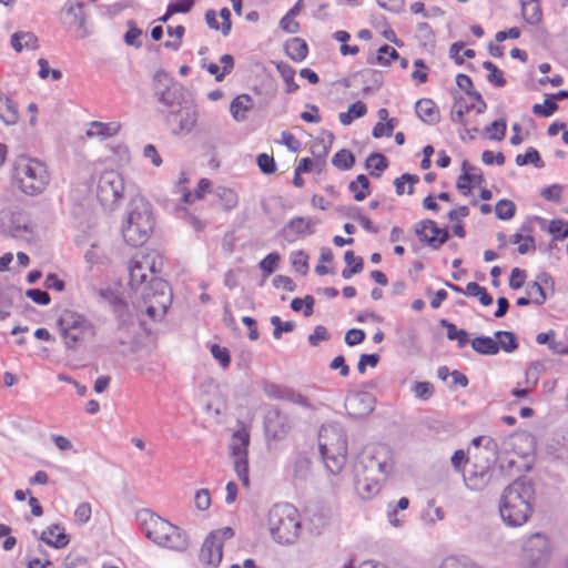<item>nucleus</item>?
I'll return each instance as SVG.
<instances>
[{
	"instance_id": "nucleus-34",
	"label": "nucleus",
	"mask_w": 568,
	"mask_h": 568,
	"mask_svg": "<svg viewBox=\"0 0 568 568\" xmlns=\"http://www.w3.org/2000/svg\"><path fill=\"white\" fill-rule=\"evenodd\" d=\"M348 187L356 201H363L371 194L369 180L364 174L358 175Z\"/></svg>"
},
{
	"instance_id": "nucleus-19",
	"label": "nucleus",
	"mask_w": 568,
	"mask_h": 568,
	"mask_svg": "<svg viewBox=\"0 0 568 568\" xmlns=\"http://www.w3.org/2000/svg\"><path fill=\"white\" fill-rule=\"evenodd\" d=\"M313 222L306 217H294L283 229V236L293 242L301 236L310 235L313 233Z\"/></svg>"
},
{
	"instance_id": "nucleus-42",
	"label": "nucleus",
	"mask_w": 568,
	"mask_h": 568,
	"mask_svg": "<svg viewBox=\"0 0 568 568\" xmlns=\"http://www.w3.org/2000/svg\"><path fill=\"white\" fill-rule=\"evenodd\" d=\"M398 52L393 47L385 44L378 49L375 60L371 61V63L387 67L390 65L394 60L398 59Z\"/></svg>"
},
{
	"instance_id": "nucleus-64",
	"label": "nucleus",
	"mask_w": 568,
	"mask_h": 568,
	"mask_svg": "<svg viewBox=\"0 0 568 568\" xmlns=\"http://www.w3.org/2000/svg\"><path fill=\"white\" fill-rule=\"evenodd\" d=\"M194 504L199 510H207L212 504L211 493L207 489H199L194 496Z\"/></svg>"
},
{
	"instance_id": "nucleus-38",
	"label": "nucleus",
	"mask_w": 568,
	"mask_h": 568,
	"mask_svg": "<svg viewBox=\"0 0 568 568\" xmlns=\"http://www.w3.org/2000/svg\"><path fill=\"white\" fill-rule=\"evenodd\" d=\"M473 348L485 355H495L499 352L498 343L491 337H477L471 342Z\"/></svg>"
},
{
	"instance_id": "nucleus-24",
	"label": "nucleus",
	"mask_w": 568,
	"mask_h": 568,
	"mask_svg": "<svg viewBox=\"0 0 568 568\" xmlns=\"http://www.w3.org/2000/svg\"><path fill=\"white\" fill-rule=\"evenodd\" d=\"M346 406L349 414L362 417L373 410V399L367 394H355L347 399Z\"/></svg>"
},
{
	"instance_id": "nucleus-59",
	"label": "nucleus",
	"mask_w": 568,
	"mask_h": 568,
	"mask_svg": "<svg viewBox=\"0 0 568 568\" xmlns=\"http://www.w3.org/2000/svg\"><path fill=\"white\" fill-rule=\"evenodd\" d=\"M39 65V77L43 80L51 77L53 81H59L62 78V72L58 69H51L49 65V62L45 59H39L38 61Z\"/></svg>"
},
{
	"instance_id": "nucleus-60",
	"label": "nucleus",
	"mask_w": 568,
	"mask_h": 568,
	"mask_svg": "<svg viewBox=\"0 0 568 568\" xmlns=\"http://www.w3.org/2000/svg\"><path fill=\"white\" fill-rule=\"evenodd\" d=\"M516 211L515 204L509 200H501L495 206L496 215L501 220H509Z\"/></svg>"
},
{
	"instance_id": "nucleus-62",
	"label": "nucleus",
	"mask_w": 568,
	"mask_h": 568,
	"mask_svg": "<svg viewBox=\"0 0 568 568\" xmlns=\"http://www.w3.org/2000/svg\"><path fill=\"white\" fill-rule=\"evenodd\" d=\"M313 305L314 298L312 296H306L305 298H294L291 304L295 312L304 311L305 316H311L313 314Z\"/></svg>"
},
{
	"instance_id": "nucleus-43",
	"label": "nucleus",
	"mask_w": 568,
	"mask_h": 568,
	"mask_svg": "<svg viewBox=\"0 0 568 568\" xmlns=\"http://www.w3.org/2000/svg\"><path fill=\"white\" fill-rule=\"evenodd\" d=\"M556 241H562L568 237V221L557 219L548 223L546 229Z\"/></svg>"
},
{
	"instance_id": "nucleus-5",
	"label": "nucleus",
	"mask_w": 568,
	"mask_h": 568,
	"mask_svg": "<svg viewBox=\"0 0 568 568\" xmlns=\"http://www.w3.org/2000/svg\"><path fill=\"white\" fill-rule=\"evenodd\" d=\"M57 324L67 349L77 351L97 336L93 322L77 311H63Z\"/></svg>"
},
{
	"instance_id": "nucleus-21",
	"label": "nucleus",
	"mask_w": 568,
	"mask_h": 568,
	"mask_svg": "<svg viewBox=\"0 0 568 568\" xmlns=\"http://www.w3.org/2000/svg\"><path fill=\"white\" fill-rule=\"evenodd\" d=\"M10 44L17 53H20L23 50H37L39 48V40L38 37L30 31H17L11 36Z\"/></svg>"
},
{
	"instance_id": "nucleus-4",
	"label": "nucleus",
	"mask_w": 568,
	"mask_h": 568,
	"mask_svg": "<svg viewBox=\"0 0 568 568\" xmlns=\"http://www.w3.org/2000/svg\"><path fill=\"white\" fill-rule=\"evenodd\" d=\"M266 528L276 544H295L302 530V520L297 508L288 503L273 505L267 511Z\"/></svg>"
},
{
	"instance_id": "nucleus-27",
	"label": "nucleus",
	"mask_w": 568,
	"mask_h": 568,
	"mask_svg": "<svg viewBox=\"0 0 568 568\" xmlns=\"http://www.w3.org/2000/svg\"><path fill=\"white\" fill-rule=\"evenodd\" d=\"M415 110L418 118L426 123H436L439 119L438 108L430 99L417 101Z\"/></svg>"
},
{
	"instance_id": "nucleus-51",
	"label": "nucleus",
	"mask_w": 568,
	"mask_h": 568,
	"mask_svg": "<svg viewBox=\"0 0 568 568\" xmlns=\"http://www.w3.org/2000/svg\"><path fill=\"white\" fill-rule=\"evenodd\" d=\"M511 242L518 245V252L520 254H526L535 251V240L530 235H523L520 233H516L511 236Z\"/></svg>"
},
{
	"instance_id": "nucleus-22",
	"label": "nucleus",
	"mask_w": 568,
	"mask_h": 568,
	"mask_svg": "<svg viewBox=\"0 0 568 568\" xmlns=\"http://www.w3.org/2000/svg\"><path fill=\"white\" fill-rule=\"evenodd\" d=\"M41 539L49 546L58 549L67 547L70 542L65 529L60 525H53L43 530Z\"/></svg>"
},
{
	"instance_id": "nucleus-58",
	"label": "nucleus",
	"mask_w": 568,
	"mask_h": 568,
	"mask_svg": "<svg viewBox=\"0 0 568 568\" xmlns=\"http://www.w3.org/2000/svg\"><path fill=\"white\" fill-rule=\"evenodd\" d=\"M557 110L558 105L552 99H547L544 103H537L532 106L534 114L542 118L552 115Z\"/></svg>"
},
{
	"instance_id": "nucleus-39",
	"label": "nucleus",
	"mask_w": 568,
	"mask_h": 568,
	"mask_svg": "<svg viewBox=\"0 0 568 568\" xmlns=\"http://www.w3.org/2000/svg\"><path fill=\"white\" fill-rule=\"evenodd\" d=\"M419 182V178L414 174L405 173L400 178L396 179L394 184L396 187V193L398 195H403L405 193L413 194L414 186Z\"/></svg>"
},
{
	"instance_id": "nucleus-8",
	"label": "nucleus",
	"mask_w": 568,
	"mask_h": 568,
	"mask_svg": "<svg viewBox=\"0 0 568 568\" xmlns=\"http://www.w3.org/2000/svg\"><path fill=\"white\" fill-rule=\"evenodd\" d=\"M153 216L148 203L142 200L133 201L128 219L122 227L124 241L132 246L143 245L152 230Z\"/></svg>"
},
{
	"instance_id": "nucleus-10",
	"label": "nucleus",
	"mask_w": 568,
	"mask_h": 568,
	"mask_svg": "<svg viewBox=\"0 0 568 568\" xmlns=\"http://www.w3.org/2000/svg\"><path fill=\"white\" fill-rule=\"evenodd\" d=\"M171 302L172 293L169 284L161 278L152 280L151 286L144 294L146 314L152 320H159L165 315Z\"/></svg>"
},
{
	"instance_id": "nucleus-20",
	"label": "nucleus",
	"mask_w": 568,
	"mask_h": 568,
	"mask_svg": "<svg viewBox=\"0 0 568 568\" xmlns=\"http://www.w3.org/2000/svg\"><path fill=\"white\" fill-rule=\"evenodd\" d=\"M205 20L211 29L220 30L224 36L231 31V12L227 8H223L219 14L214 10H207Z\"/></svg>"
},
{
	"instance_id": "nucleus-50",
	"label": "nucleus",
	"mask_w": 568,
	"mask_h": 568,
	"mask_svg": "<svg viewBox=\"0 0 568 568\" xmlns=\"http://www.w3.org/2000/svg\"><path fill=\"white\" fill-rule=\"evenodd\" d=\"M449 54H450L452 59H454V61L457 64H462V63H464L465 58H468V59L474 58L475 51L473 49H465L464 43H462V42H456V43L452 44Z\"/></svg>"
},
{
	"instance_id": "nucleus-11",
	"label": "nucleus",
	"mask_w": 568,
	"mask_h": 568,
	"mask_svg": "<svg viewBox=\"0 0 568 568\" xmlns=\"http://www.w3.org/2000/svg\"><path fill=\"white\" fill-rule=\"evenodd\" d=\"M233 536L234 530L231 527L211 531L201 548L200 560L205 565L217 566L223 557L224 541L233 538Z\"/></svg>"
},
{
	"instance_id": "nucleus-41",
	"label": "nucleus",
	"mask_w": 568,
	"mask_h": 568,
	"mask_svg": "<svg viewBox=\"0 0 568 568\" xmlns=\"http://www.w3.org/2000/svg\"><path fill=\"white\" fill-rule=\"evenodd\" d=\"M516 163L520 166L532 164L538 169H542L545 166V162L542 161L539 152L534 148H529L525 154H518L516 156Z\"/></svg>"
},
{
	"instance_id": "nucleus-3",
	"label": "nucleus",
	"mask_w": 568,
	"mask_h": 568,
	"mask_svg": "<svg viewBox=\"0 0 568 568\" xmlns=\"http://www.w3.org/2000/svg\"><path fill=\"white\" fill-rule=\"evenodd\" d=\"M534 487L525 480H515L504 491L499 511L509 526L524 525L532 514Z\"/></svg>"
},
{
	"instance_id": "nucleus-44",
	"label": "nucleus",
	"mask_w": 568,
	"mask_h": 568,
	"mask_svg": "<svg viewBox=\"0 0 568 568\" xmlns=\"http://www.w3.org/2000/svg\"><path fill=\"white\" fill-rule=\"evenodd\" d=\"M332 163L339 170H349L355 164V158L349 150L343 149L333 156Z\"/></svg>"
},
{
	"instance_id": "nucleus-30",
	"label": "nucleus",
	"mask_w": 568,
	"mask_h": 568,
	"mask_svg": "<svg viewBox=\"0 0 568 568\" xmlns=\"http://www.w3.org/2000/svg\"><path fill=\"white\" fill-rule=\"evenodd\" d=\"M525 550L534 558L536 554H546L549 550V541L545 535L534 534L526 541Z\"/></svg>"
},
{
	"instance_id": "nucleus-40",
	"label": "nucleus",
	"mask_w": 568,
	"mask_h": 568,
	"mask_svg": "<svg viewBox=\"0 0 568 568\" xmlns=\"http://www.w3.org/2000/svg\"><path fill=\"white\" fill-rule=\"evenodd\" d=\"M194 6V0H174L169 3L165 14L160 19L166 22L169 18L175 13H186L191 11Z\"/></svg>"
},
{
	"instance_id": "nucleus-7",
	"label": "nucleus",
	"mask_w": 568,
	"mask_h": 568,
	"mask_svg": "<svg viewBox=\"0 0 568 568\" xmlns=\"http://www.w3.org/2000/svg\"><path fill=\"white\" fill-rule=\"evenodd\" d=\"M318 440L327 469L338 474L345 466L347 457V438L344 430L335 425L323 426Z\"/></svg>"
},
{
	"instance_id": "nucleus-2",
	"label": "nucleus",
	"mask_w": 568,
	"mask_h": 568,
	"mask_svg": "<svg viewBox=\"0 0 568 568\" xmlns=\"http://www.w3.org/2000/svg\"><path fill=\"white\" fill-rule=\"evenodd\" d=\"M136 520L143 535L155 545L179 552L189 548L186 532L153 511L149 509L138 511Z\"/></svg>"
},
{
	"instance_id": "nucleus-28",
	"label": "nucleus",
	"mask_w": 568,
	"mask_h": 568,
	"mask_svg": "<svg viewBox=\"0 0 568 568\" xmlns=\"http://www.w3.org/2000/svg\"><path fill=\"white\" fill-rule=\"evenodd\" d=\"M450 287L460 294H465L468 296H477L478 294H481V304L485 306H489L493 304V297L487 293V290L483 286H480L476 282H470L466 285L465 288L458 286V285H450Z\"/></svg>"
},
{
	"instance_id": "nucleus-48",
	"label": "nucleus",
	"mask_w": 568,
	"mask_h": 568,
	"mask_svg": "<svg viewBox=\"0 0 568 568\" xmlns=\"http://www.w3.org/2000/svg\"><path fill=\"white\" fill-rule=\"evenodd\" d=\"M281 261V256L278 253H270L266 255L258 264L263 277H268L277 267Z\"/></svg>"
},
{
	"instance_id": "nucleus-26",
	"label": "nucleus",
	"mask_w": 568,
	"mask_h": 568,
	"mask_svg": "<svg viewBox=\"0 0 568 568\" xmlns=\"http://www.w3.org/2000/svg\"><path fill=\"white\" fill-rule=\"evenodd\" d=\"M513 450L521 457H528L535 450L534 437L530 434L521 433L511 437Z\"/></svg>"
},
{
	"instance_id": "nucleus-1",
	"label": "nucleus",
	"mask_w": 568,
	"mask_h": 568,
	"mask_svg": "<svg viewBox=\"0 0 568 568\" xmlns=\"http://www.w3.org/2000/svg\"><path fill=\"white\" fill-rule=\"evenodd\" d=\"M393 464L392 450L387 445L375 444L368 446L364 452L363 459L355 466L357 494L364 499L376 495L381 489V484L375 475L388 474Z\"/></svg>"
},
{
	"instance_id": "nucleus-61",
	"label": "nucleus",
	"mask_w": 568,
	"mask_h": 568,
	"mask_svg": "<svg viewBox=\"0 0 568 568\" xmlns=\"http://www.w3.org/2000/svg\"><path fill=\"white\" fill-rule=\"evenodd\" d=\"M506 122L504 120H496L486 128V133L490 140L500 141L506 134Z\"/></svg>"
},
{
	"instance_id": "nucleus-31",
	"label": "nucleus",
	"mask_w": 568,
	"mask_h": 568,
	"mask_svg": "<svg viewBox=\"0 0 568 568\" xmlns=\"http://www.w3.org/2000/svg\"><path fill=\"white\" fill-rule=\"evenodd\" d=\"M286 54L294 61H302L308 53L307 44L300 38H293L285 44Z\"/></svg>"
},
{
	"instance_id": "nucleus-53",
	"label": "nucleus",
	"mask_w": 568,
	"mask_h": 568,
	"mask_svg": "<svg viewBox=\"0 0 568 568\" xmlns=\"http://www.w3.org/2000/svg\"><path fill=\"white\" fill-rule=\"evenodd\" d=\"M234 468L243 486H250L247 456L234 457Z\"/></svg>"
},
{
	"instance_id": "nucleus-57",
	"label": "nucleus",
	"mask_w": 568,
	"mask_h": 568,
	"mask_svg": "<svg viewBox=\"0 0 568 568\" xmlns=\"http://www.w3.org/2000/svg\"><path fill=\"white\" fill-rule=\"evenodd\" d=\"M442 324L447 328V336L452 341H457L459 346H465L468 343L467 333L463 329H458L456 325L447 323L445 320Z\"/></svg>"
},
{
	"instance_id": "nucleus-56",
	"label": "nucleus",
	"mask_w": 568,
	"mask_h": 568,
	"mask_svg": "<svg viewBox=\"0 0 568 568\" xmlns=\"http://www.w3.org/2000/svg\"><path fill=\"white\" fill-rule=\"evenodd\" d=\"M526 293L531 303L537 305L544 304L546 301V294L541 285L537 282H531L527 285Z\"/></svg>"
},
{
	"instance_id": "nucleus-35",
	"label": "nucleus",
	"mask_w": 568,
	"mask_h": 568,
	"mask_svg": "<svg viewBox=\"0 0 568 568\" xmlns=\"http://www.w3.org/2000/svg\"><path fill=\"white\" fill-rule=\"evenodd\" d=\"M523 17L530 24H538L541 21L542 12L537 0L523 3Z\"/></svg>"
},
{
	"instance_id": "nucleus-12",
	"label": "nucleus",
	"mask_w": 568,
	"mask_h": 568,
	"mask_svg": "<svg viewBox=\"0 0 568 568\" xmlns=\"http://www.w3.org/2000/svg\"><path fill=\"white\" fill-rule=\"evenodd\" d=\"M0 227L12 237L21 239L27 242H31L34 237L30 220L23 212H13L10 210L1 211Z\"/></svg>"
},
{
	"instance_id": "nucleus-29",
	"label": "nucleus",
	"mask_w": 568,
	"mask_h": 568,
	"mask_svg": "<svg viewBox=\"0 0 568 568\" xmlns=\"http://www.w3.org/2000/svg\"><path fill=\"white\" fill-rule=\"evenodd\" d=\"M220 61L222 67L216 63H210L206 65L207 72L213 74L216 81H222L234 68V59L231 54L222 55Z\"/></svg>"
},
{
	"instance_id": "nucleus-55",
	"label": "nucleus",
	"mask_w": 568,
	"mask_h": 568,
	"mask_svg": "<svg viewBox=\"0 0 568 568\" xmlns=\"http://www.w3.org/2000/svg\"><path fill=\"white\" fill-rule=\"evenodd\" d=\"M439 568H481L477 564L455 556H450L444 559Z\"/></svg>"
},
{
	"instance_id": "nucleus-23",
	"label": "nucleus",
	"mask_w": 568,
	"mask_h": 568,
	"mask_svg": "<svg viewBox=\"0 0 568 568\" xmlns=\"http://www.w3.org/2000/svg\"><path fill=\"white\" fill-rule=\"evenodd\" d=\"M0 119L6 125H13L19 121L18 104L0 90Z\"/></svg>"
},
{
	"instance_id": "nucleus-46",
	"label": "nucleus",
	"mask_w": 568,
	"mask_h": 568,
	"mask_svg": "<svg viewBox=\"0 0 568 568\" xmlns=\"http://www.w3.org/2000/svg\"><path fill=\"white\" fill-rule=\"evenodd\" d=\"M64 12L70 16L73 22H82L84 19V4L80 0H67Z\"/></svg>"
},
{
	"instance_id": "nucleus-37",
	"label": "nucleus",
	"mask_w": 568,
	"mask_h": 568,
	"mask_svg": "<svg viewBox=\"0 0 568 568\" xmlns=\"http://www.w3.org/2000/svg\"><path fill=\"white\" fill-rule=\"evenodd\" d=\"M346 268L343 270L342 275L344 278H351L354 274L363 270V260L356 256L353 251H346L344 255Z\"/></svg>"
},
{
	"instance_id": "nucleus-15",
	"label": "nucleus",
	"mask_w": 568,
	"mask_h": 568,
	"mask_svg": "<svg viewBox=\"0 0 568 568\" xmlns=\"http://www.w3.org/2000/svg\"><path fill=\"white\" fill-rule=\"evenodd\" d=\"M264 392L266 396L272 399L285 400L304 407L312 406L307 397L288 386L266 383L264 385Z\"/></svg>"
},
{
	"instance_id": "nucleus-33",
	"label": "nucleus",
	"mask_w": 568,
	"mask_h": 568,
	"mask_svg": "<svg viewBox=\"0 0 568 568\" xmlns=\"http://www.w3.org/2000/svg\"><path fill=\"white\" fill-rule=\"evenodd\" d=\"M250 443L248 433L245 429L237 430L232 438V454L234 457L247 456V447Z\"/></svg>"
},
{
	"instance_id": "nucleus-16",
	"label": "nucleus",
	"mask_w": 568,
	"mask_h": 568,
	"mask_svg": "<svg viewBox=\"0 0 568 568\" xmlns=\"http://www.w3.org/2000/svg\"><path fill=\"white\" fill-rule=\"evenodd\" d=\"M484 182L485 179L480 169L469 164L467 161H464L462 174L456 182V187L459 193L467 196L474 187L481 186Z\"/></svg>"
},
{
	"instance_id": "nucleus-54",
	"label": "nucleus",
	"mask_w": 568,
	"mask_h": 568,
	"mask_svg": "<svg viewBox=\"0 0 568 568\" xmlns=\"http://www.w3.org/2000/svg\"><path fill=\"white\" fill-rule=\"evenodd\" d=\"M184 32H185V29L183 26H178V27H169L168 28V34L169 37L171 38V40H168L165 42V47L166 48H170L172 50H178L180 49L181 44H182V38L184 36Z\"/></svg>"
},
{
	"instance_id": "nucleus-6",
	"label": "nucleus",
	"mask_w": 568,
	"mask_h": 568,
	"mask_svg": "<svg viewBox=\"0 0 568 568\" xmlns=\"http://www.w3.org/2000/svg\"><path fill=\"white\" fill-rule=\"evenodd\" d=\"M13 180L23 193L37 195L48 186L50 174L43 162L22 155L14 162Z\"/></svg>"
},
{
	"instance_id": "nucleus-14",
	"label": "nucleus",
	"mask_w": 568,
	"mask_h": 568,
	"mask_svg": "<svg viewBox=\"0 0 568 568\" xmlns=\"http://www.w3.org/2000/svg\"><path fill=\"white\" fill-rule=\"evenodd\" d=\"M415 234L420 241L426 242L433 248H439L448 240L447 230L440 229L432 220L418 222L415 226Z\"/></svg>"
},
{
	"instance_id": "nucleus-18",
	"label": "nucleus",
	"mask_w": 568,
	"mask_h": 568,
	"mask_svg": "<svg viewBox=\"0 0 568 568\" xmlns=\"http://www.w3.org/2000/svg\"><path fill=\"white\" fill-rule=\"evenodd\" d=\"M119 121L101 122L92 121L88 124L85 136L88 139H99L101 141L115 136L121 131Z\"/></svg>"
},
{
	"instance_id": "nucleus-13",
	"label": "nucleus",
	"mask_w": 568,
	"mask_h": 568,
	"mask_svg": "<svg viewBox=\"0 0 568 568\" xmlns=\"http://www.w3.org/2000/svg\"><path fill=\"white\" fill-rule=\"evenodd\" d=\"M123 193V183L114 171L104 172L99 180L98 197L104 204L115 203Z\"/></svg>"
},
{
	"instance_id": "nucleus-36",
	"label": "nucleus",
	"mask_w": 568,
	"mask_h": 568,
	"mask_svg": "<svg viewBox=\"0 0 568 568\" xmlns=\"http://www.w3.org/2000/svg\"><path fill=\"white\" fill-rule=\"evenodd\" d=\"M366 113V104L362 101H357L348 108L347 112L339 113L338 118L342 124L349 125L355 119L362 118Z\"/></svg>"
},
{
	"instance_id": "nucleus-47",
	"label": "nucleus",
	"mask_w": 568,
	"mask_h": 568,
	"mask_svg": "<svg viewBox=\"0 0 568 568\" xmlns=\"http://www.w3.org/2000/svg\"><path fill=\"white\" fill-rule=\"evenodd\" d=\"M387 159L379 153L369 155L366 161V166L371 171V174L376 176H379L381 173L387 169Z\"/></svg>"
},
{
	"instance_id": "nucleus-45",
	"label": "nucleus",
	"mask_w": 568,
	"mask_h": 568,
	"mask_svg": "<svg viewBox=\"0 0 568 568\" xmlns=\"http://www.w3.org/2000/svg\"><path fill=\"white\" fill-rule=\"evenodd\" d=\"M277 71L286 83L287 93L295 92L298 89V84L294 80L295 70L286 63H280L277 64Z\"/></svg>"
},
{
	"instance_id": "nucleus-63",
	"label": "nucleus",
	"mask_w": 568,
	"mask_h": 568,
	"mask_svg": "<svg viewBox=\"0 0 568 568\" xmlns=\"http://www.w3.org/2000/svg\"><path fill=\"white\" fill-rule=\"evenodd\" d=\"M211 354L216 361H219L223 368H227L230 366L231 356L227 348L214 344L211 346Z\"/></svg>"
},
{
	"instance_id": "nucleus-49",
	"label": "nucleus",
	"mask_w": 568,
	"mask_h": 568,
	"mask_svg": "<svg viewBox=\"0 0 568 568\" xmlns=\"http://www.w3.org/2000/svg\"><path fill=\"white\" fill-rule=\"evenodd\" d=\"M496 342L498 347L507 353L514 352L518 347L516 336L510 332L496 333Z\"/></svg>"
},
{
	"instance_id": "nucleus-25",
	"label": "nucleus",
	"mask_w": 568,
	"mask_h": 568,
	"mask_svg": "<svg viewBox=\"0 0 568 568\" xmlns=\"http://www.w3.org/2000/svg\"><path fill=\"white\" fill-rule=\"evenodd\" d=\"M254 101L248 94H240L233 99L230 105V112L235 121H244L247 113L253 109Z\"/></svg>"
},
{
	"instance_id": "nucleus-17",
	"label": "nucleus",
	"mask_w": 568,
	"mask_h": 568,
	"mask_svg": "<svg viewBox=\"0 0 568 568\" xmlns=\"http://www.w3.org/2000/svg\"><path fill=\"white\" fill-rule=\"evenodd\" d=\"M130 271V284L132 286H139L146 281L148 272H153V265L151 264L149 255L134 256L129 266Z\"/></svg>"
},
{
	"instance_id": "nucleus-9",
	"label": "nucleus",
	"mask_w": 568,
	"mask_h": 568,
	"mask_svg": "<svg viewBox=\"0 0 568 568\" xmlns=\"http://www.w3.org/2000/svg\"><path fill=\"white\" fill-rule=\"evenodd\" d=\"M487 105L479 93L460 94L455 97L450 111V119L467 129L468 132H478L477 125H473L469 120L470 112L481 114Z\"/></svg>"
},
{
	"instance_id": "nucleus-52",
	"label": "nucleus",
	"mask_w": 568,
	"mask_h": 568,
	"mask_svg": "<svg viewBox=\"0 0 568 568\" xmlns=\"http://www.w3.org/2000/svg\"><path fill=\"white\" fill-rule=\"evenodd\" d=\"M211 183L206 179H202L194 193L186 192L183 195L184 203H193L196 200H202L204 195L210 191Z\"/></svg>"
},
{
	"instance_id": "nucleus-32",
	"label": "nucleus",
	"mask_w": 568,
	"mask_h": 568,
	"mask_svg": "<svg viewBox=\"0 0 568 568\" xmlns=\"http://www.w3.org/2000/svg\"><path fill=\"white\" fill-rule=\"evenodd\" d=\"M179 118V126L181 131L190 132L196 124L197 112L195 108L182 106L176 115Z\"/></svg>"
}]
</instances>
